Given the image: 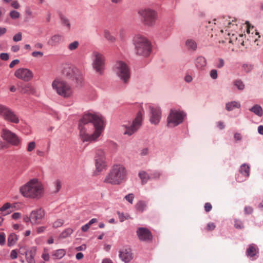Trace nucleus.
<instances>
[{"instance_id": "obj_3", "label": "nucleus", "mask_w": 263, "mask_h": 263, "mask_svg": "<svg viewBox=\"0 0 263 263\" xmlns=\"http://www.w3.org/2000/svg\"><path fill=\"white\" fill-rule=\"evenodd\" d=\"M126 178V170L125 167L120 164L115 165L106 175L104 182L118 185L125 180Z\"/></svg>"}, {"instance_id": "obj_47", "label": "nucleus", "mask_w": 263, "mask_h": 263, "mask_svg": "<svg viewBox=\"0 0 263 263\" xmlns=\"http://www.w3.org/2000/svg\"><path fill=\"white\" fill-rule=\"evenodd\" d=\"M22 39V33L21 32H18L17 34H16L13 37V40L14 42H18L21 41Z\"/></svg>"}, {"instance_id": "obj_59", "label": "nucleus", "mask_w": 263, "mask_h": 263, "mask_svg": "<svg viewBox=\"0 0 263 263\" xmlns=\"http://www.w3.org/2000/svg\"><path fill=\"white\" fill-rule=\"evenodd\" d=\"M90 226H89L88 224V223H87L81 227V230H82V231H83L84 232H87L88 230V229L90 228Z\"/></svg>"}, {"instance_id": "obj_14", "label": "nucleus", "mask_w": 263, "mask_h": 263, "mask_svg": "<svg viewBox=\"0 0 263 263\" xmlns=\"http://www.w3.org/2000/svg\"><path fill=\"white\" fill-rule=\"evenodd\" d=\"M14 76L18 79L24 81H29L33 77L32 72L28 69L21 68L17 69L14 73Z\"/></svg>"}, {"instance_id": "obj_56", "label": "nucleus", "mask_w": 263, "mask_h": 263, "mask_svg": "<svg viewBox=\"0 0 263 263\" xmlns=\"http://www.w3.org/2000/svg\"><path fill=\"white\" fill-rule=\"evenodd\" d=\"M212 206L209 202L205 203L204 205V210L206 212H209L211 210Z\"/></svg>"}, {"instance_id": "obj_22", "label": "nucleus", "mask_w": 263, "mask_h": 263, "mask_svg": "<svg viewBox=\"0 0 263 263\" xmlns=\"http://www.w3.org/2000/svg\"><path fill=\"white\" fill-rule=\"evenodd\" d=\"M0 211L2 216H6L13 211V206L10 203L7 202L0 208Z\"/></svg>"}, {"instance_id": "obj_10", "label": "nucleus", "mask_w": 263, "mask_h": 263, "mask_svg": "<svg viewBox=\"0 0 263 263\" xmlns=\"http://www.w3.org/2000/svg\"><path fill=\"white\" fill-rule=\"evenodd\" d=\"M114 71L120 79L126 83L130 78L129 70L126 63L122 61H118L115 64Z\"/></svg>"}, {"instance_id": "obj_16", "label": "nucleus", "mask_w": 263, "mask_h": 263, "mask_svg": "<svg viewBox=\"0 0 263 263\" xmlns=\"http://www.w3.org/2000/svg\"><path fill=\"white\" fill-rule=\"evenodd\" d=\"M44 216L45 212L42 209L33 211L31 213V223L32 224H38L40 223L41 221Z\"/></svg>"}, {"instance_id": "obj_41", "label": "nucleus", "mask_w": 263, "mask_h": 263, "mask_svg": "<svg viewBox=\"0 0 263 263\" xmlns=\"http://www.w3.org/2000/svg\"><path fill=\"white\" fill-rule=\"evenodd\" d=\"M36 144L34 141H31L28 143L27 147V151L28 152H32L35 147Z\"/></svg>"}, {"instance_id": "obj_51", "label": "nucleus", "mask_w": 263, "mask_h": 263, "mask_svg": "<svg viewBox=\"0 0 263 263\" xmlns=\"http://www.w3.org/2000/svg\"><path fill=\"white\" fill-rule=\"evenodd\" d=\"M235 227L237 229H242L243 228L242 222L238 220H236L235 221Z\"/></svg>"}, {"instance_id": "obj_32", "label": "nucleus", "mask_w": 263, "mask_h": 263, "mask_svg": "<svg viewBox=\"0 0 263 263\" xmlns=\"http://www.w3.org/2000/svg\"><path fill=\"white\" fill-rule=\"evenodd\" d=\"M146 206V203L143 201H139L135 205L136 209L140 212H143Z\"/></svg>"}, {"instance_id": "obj_46", "label": "nucleus", "mask_w": 263, "mask_h": 263, "mask_svg": "<svg viewBox=\"0 0 263 263\" xmlns=\"http://www.w3.org/2000/svg\"><path fill=\"white\" fill-rule=\"evenodd\" d=\"M134 197L133 194H129L125 196V199L130 203L133 204Z\"/></svg>"}, {"instance_id": "obj_44", "label": "nucleus", "mask_w": 263, "mask_h": 263, "mask_svg": "<svg viewBox=\"0 0 263 263\" xmlns=\"http://www.w3.org/2000/svg\"><path fill=\"white\" fill-rule=\"evenodd\" d=\"M64 223V221L62 219H58L55 221L53 223V227L54 228H57L61 227Z\"/></svg>"}, {"instance_id": "obj_19", "label": "nucleus", "mask_w": 263, "mask_h": 263, "mask_svg": "<svg viewBox=\"0 0 263 263\" xmlns=\"http://www.w3.org/2000/svg\"><path fill=\"white\" fill-rule=\"evenodd\" d=\"M4 119L7 121L15 124L18 123L20 121L18 117L10 108H9L8 110L7 111V114L5 115Z\"/></svg>"}, {"instance_id": "obj_24", "label": "nucleus", "mask_w": 263, "mask_h": 263, "mask_svg": "<svg viewBox=\"0 0 263 263\" xmlns=\"http://www.w3.org/2000/svg\"><path fill=\"white\" fill-rule=\"evenodd\" d=\"M258 253V250L257 246L253 244L249 245L246 251V254L247 256L250 257L255 256V255Z\"/></svg>"}, {"instance_id": "obj_29", "label": "nucleus", "mask_w": 263, "mask_h": 263, "mask_svg": "<svg viewBox=\"0 0 263 263\" xmlns=\"http://www.w3.org/2000/svg\"><path fill=\"white\" fill-rule=\"evenodd\" d=\"M17 240V236L15 233H11L8 238V246L10 247L15 244Z\"/></svg>"}, {"instance_id": "obj_8", "label": "nucleus", "mask_w": 263, "mask_h": 263, "mask_svg": "<svg viewBox=\"0 0 263 263\" xmlns=\"http://www.w3.org/2000/svg\"><path fill=\"white\" fill-rule=\"evenodd\" d=\"M92 67L100 75L104 73L105 59L104 55L98 51H94L92 54Z\"/></svg>"}, {"instance_id": "obj_6", "label": "nucleus", "mask_w": 263, "mask_h": 263, "mask_svg": "<svg viewBox=\"0 0 263 263\" xmlns=\"http://www.w3.org/2000/svg\"><path fill=\"white\" fill-rule=\"evenodd\" d=\"M138 14L145 26L152 27L155 25L158 17L155 11L150 8H143L138 10Z\"/></svg>"}, {"instance_id": "obj_49", "label": "nucleus", "mask_w": 263, "mask_h": 263, "mask_svg": "<svg viewBox=\"0 0 263 263\" xmlns=\"http://www.w3.org/2000/svg\"><path fill=\"white\" fill-rule=\"evenodd\" d=\"M118 215L119 216V218L121 222H123L124 220L127 219L129 217L128 215H127V216H124V215L123 213H120L119 212H118Z\"/></svg>"}, {"instance_id": "obj_1", "label": "nucleus", "mask_w": 263, "mask_h": 263, "mask_svg": "<svg viewBox=\"0 0 263 263\" xmlns=\"http://www.w3.org/2000/svg\"><path fill=\"white\" fill-rule=\"evenodd\" d=\"M79 129L80 138L83 142L95 141L103 130V119L95 114H85L79 121Z\"/></svg>"}, {"instance_id": "obj_11", "label": "nucleus", "mask_w": 263, "mask_h": 263, "mask_svg": "<svg viewBox=\"0 0 263 263\" xmlns=\"http://www.w3.org/2000/svg\"><path fill=\"white\" fill-rule=\"evenodd\" d=\"M142 113L141 111L138 112L132 123L125 126L126 129L124 132L125 135L131 136L139 129L142 124Z\"/></svg>"}, {"instance_id": "obj_40", "label": "nucleus", "mask_w": 263, "mask_h": 263, "mask_svg": "<svg viewBox=\"0 0 263 263\" xmlns=\"http://www.w3.org/2000/svg\"><path fill=\"white\" fill-rule=\"evenodd\" d=\"M79 45V43L78 41H74L69 44L68 48L70 50H74L78 47Z\"/></svg>"}, {"instance_id": "obj_13", "label": "nucleus", "mask_w": 263, "mask_h": 263, "mask_svg": "<svg viewBox=\"0 0 263 263\" xmlns=\"http://www.w3.org/2000/svg\"><path fill=\"white\" fill-rule=\"evenodd\" d=\"M2 137L4 140L13 146H19L21 144V139L15 134L8 129L3 130Z\"/></svg>"}, {"instance_id": "obj_30", "label": "nucleus", "mask_w": 263, "mask_h": 263, "mask_svg": "<svg viewBox=\"0 0 263 263\" xmlns=\"http://www.w3.org/2000/svg\"><path fill=\"white\" fill-rule=\"evenodd\" d=\"M186 46L189 49L195 50L197 49V44L195 41L192 39H188L185 43Z\"/></svg>"}, {"instance_id": "obj_53", "label": "nucleus", "mask_w": 263, "mask_h": 263, "mask_svg": "<svg viewBox=\"0 0 263 263\" xmlns=\"http://www.w3.org/2000/svg\"><path fill=\"white\" fill-rule=\"evenodd\" d=\"M5 234L4 233H0V245H4L5 243Z\"/></svg>"}, {"instance_id": "obj_55", "label": "nucleus", "mask_w": 263, "mask_h": 263, "mask_svg": "<svg viewBox=\"0 0 263 263\" xmlns=\"http://www.w3.org/2000/svg\"><path fill=\"white\" fill-rule=\"evenodd\" d=\"M31 54L33 57H42L43 55V53L41 51H33Z\"/></svg>"}, {"instance_id": "obj_35", "label": "nucleus", "mask_w": 263, "mask_h": 263, "mask_svg": "<svg viewBox=\"0 0 263 263\" xmlns=\"http://www.w3.org/2000/svg\"><path fill=\"white\" fill-rule=\"evenodd\" d=\"M104 37L108 41L111 42H114L116 40V38L112 35L111 34L109 31L105 30L104 31Z\"/></svg>"}, {"instance_id": "obj_52", "label": "nucleus", "mask_w": 263, "mask_h": 263, "mask_svg": "<svg viewBox=\"0 0 263 263\" xmlns=\"http://www.w3.org/2000/svg\"><path fill=\"white\" fill-rule=\"evenodd\" d=\"M215 228V225L213 222H210L207 224L206 230L208 231L213 230Z\"/></svg>"}, {"instance_id": "obj_17", "label": "nucleus", "mask_w": 263, "mask_h": 263, "mask_svg": "<svg viewBox=\"0 0 263 263\" xmlns=\"http://www.w3.org/2000/svg\"><path fill=\"white\" fill-rule=\"evenodd\" d=\"M137 234L139 239L141 241H148L152 239L151 232L146 228H139L137 231Z\"/></svg>"}, {"instance_id": "obj_48", "label": "nucleus", "mask_w": 263, "mask_h": 263, "mask_svg": "<svg viewBox=\"0 0 263 263\" xmlns=\"http://www.w3.org/2000/svg\"><path fill=\"white\" fill-rule=\"evenodd\" d=\"M25 14L27 16V18H30L32 17V11L30 7H27L25 8Z\"/></svg>"}, {"instance_id": "obj_60", "label": "nucleus", "mask_w": 263, "mask_h": 263, "mask_svg": "<svg viewBox=\"0 0 263 263\" xmlns=\"http://www.w3.org/2000/svg\"><path fill=\"white\" fill-rule=\"evenodd\" d=\"M46 229V228L45 227H39L36 229V232L38 234H40L42 233H43L45 230Z\"/></svg>"}, {"instance_id": "obj_7", "label": "nucleus", "mask_w": 263, "mask_h": 263, "mask_svg": "<svg viewBox=\"0 0 263 263\" xmlns=\"http://www.w3.org/2000/svg\"><path fill=\"white\" fill-rule=\"evenodd\" d=\"M62 73L68 79L75 81L77 83L82 82V76L80 71L77 68L69 65L64 66Z\"/></svg>"}, {"instance_id": "obj_43", "label": "nucleus", "mask_w": 263, "mask_h": 263, "mask_svg": "<svg viewBox=\"0 0 263 263\" xmlns=\"http://www.w3.org/2000/svg\"><path fill=\"white\" fill-rule=\"evenodd\" d=\"M26 259L28 263H35L34 256L25 254Z\"/></svg>"}, {"instance_id": "obj_34", "label": "nucleus", "mask_w": 263, "mask_h": 263, "mask_svg": "<svg viewBox=\"0 0 263 263\" xmlns=\"http://www.w3.org/2000/svg\"><path fill=\"white\" fill-rule=\"evenodd\" d=\"M233 84L240 90H242L245 88V85L240 80H235Z\"/></svg>"}, {"instance_id": "obj_23", "label": "nucleus", "mask_w": 263, "mask_h": 263, "mask_svg": "<svg viewBox=\"0 0 263 263\" xmlns=\"http://www.w3.org/2000/svg\"><path fill=\"white\" fill-rule=\"evenodd\" d=\"M195 64L198 69H201L206 66V60L203 57L200 56L197 58Z\"/></svg>"}, {"instance_id": "obj_5", "label": "nucleus", "mask_w": 263, "mask_h": 263, "mask_svg": "<svg viewBox=\"0 0 263 263\" xmlns=\"http://www.w3.org/2000/svg\"><path fill=\"white\" fill-rule=\"evenodd\" d=\"M52 87L58 95L64 98H70L73 95L71 86L61 79H55L52 83Z\"/></svg>"}, {"instance_id": "obj_15", "label": "nucleus", "mask_w": 263, "mask_h": 263, "mask_svg": "<svg viewBox=\"0 0 263 263\" xmlns=\"http://www.w3.org/2000/svg\"><path fill=\"white\" fill-rule=\"evenodd\" d=\"M151 116L150 117V122L152 124H158L161 119V111L159 107H154L149 106Z\"/></svg>"}, {"instance_id": "obj_9", "label": "nucleus", "mask_w": 263, "mask_h": 263, "mask_svg": "<svg viewBox=\"0 0 263 263\" xmlns=\"http://www.w3.org/2000/svg\"><path fill=\"white\" fill-rule=\"evenodd\" d=\"M184 117L183 111L171 109L167 119V126L173 127L178 125L183 122Z\"/></svg>"}, {"instance_id": "obj_61", "label": "nucleus", "mask_w": 263, "mask_h": 263, "mask_svg": "<svg viewBox=\"0 0 263 263\" xmlns=\"http://www.w3.org/2000/svg\"><path fill=\"white\" fill-rule=\"evenodd\" d=\"M19 62H20V61L17 59L12 61L9 65L10 68H13L15 65L18 64Z\"/></svg>"}, {"instance_id": "obj_39", "label": "nucleus", "mask_w": 263, "mask_h": 263, "mask_svg": "<svg viewBox=\"0 0 263 263\" xmlns=\"http://www.w3.org/2000/svg\"><path fill=\"white\" fill-rule=\"evenodd\" d=\"M161 175H162V173L160 172L156 171L151 174V179L158 180L160 178Z\"/></svg>"}, {"instance_id": "obj_12", "label": "nucleus", "mask_w": 263, "mask_h": 263, "mask_svg": "<svg viewBox=\"0 0 263 263\" xmlns=\"http://www.w3.org/2000/svg\"><path fill=\"white\" fill-rule=\"evenodd\" d=\"M96 170L100 172L105 169L106 166L105 152L101 149H97L95 156Z\"/></svg>"}, {"instance_id": "obj_27", "label": "nucleus", "mask_w": 263, "mask_h": 263, "mask_svg": "<svg viewBox=\"0 0 263 263\" xmlns=\"http://www.w3.org/2000/svg\"><path fill=\"white\" fill-rule=\"evenodd\" d=\"M66 254V251L64 249H59L55 251L52 254V257L55 259L62 258Z\"/></svg>"}, {"instance_id": "obj_45", "label": "nucleus", "mask_w": 263, "mask_h": 263, "mask_svg": "<svg viewBox=\"0 0 263 263\" xmlns=\"http://www.w3.org/2000/svg\"><path fill=\"white\" fill-rule=\"evenodd\" d=\"M36 252V248L35 247H31L30 250L25 252V254H28L29 255L35 256Z\"/></svg>"}, {"instance_id": "obj_4", "label": "nucleus", "mask_w": 263, "mask_h": 263, "mask_svg": "<svg viewBox=\"0 0 263 263\" xmlns=\"http://www.w3.org/2000/svg\"><path fill=\"white\" fill-rule=\"evenodd\" d=\"M136 54L140 56L147 57L151 52V45L145 37L137 35L133 40Z\"/></svg>"}, {"instance_id": "obj_2", "label": "nucleus", "mask_w": 263, "mask_h": 263, "mask_svg": "<svg viewBox=\"0 0 263 263\" xmlns=\"http://www.w3.org/2000/svg\"><path fill=\"white\" fill-rule=\"evenodd\" d=\"M20 191L24 197L36 199L41 198L44 194L43 185L35 179L30 180L22 186Z\"/></svg>"}, {"instance_id": "obj_20", "label": "nucleus", "mask_w": 263, "mask_h": 263, "mask_svg": "<svg viewBox=\"0 0 263 263\" xmlns=\"http://www.w3.org/2000/svg\"><path fill=\"white\" fill-rule=\"evenodd\" d=\"M63 40V36L60 34H55L52 35L49 41L48 44L52 46H55L59 45Z\"/></svg>"}, {"instance_id": "obj_42", "label": "nucleus", "mask_w": 263, "mask_h": 263, "mask_svg": "<svg viewBox=\"0 0 263 263\" xmlns=\"http://www.w3.org/2000/svg\"><path fill=\"white\" fill-rule=\"evenodd\" d=\"M10 16L12 19H17L20 17V13L16 11L13 10L10 12Z\"/></svg>"}, {"instance_id": "obj_54", "label": "nucleus", "mask_w": 263, "mask_h": 263, "mask_svg": "<svg viewBox=\"0 0 263 263\" xmlns=\"http://www.w3.org/2000/svg\"><path fill=\"white\" fill-rule=\"evenodd\" d=\"M0 58L3 61H7L9 59V54L7 53H2L0 54Z\"/></svg>"}, {"instance_id": "obj_33", "label": "nucleus", "mask_w": 263, "mask_h": 263, "mask_svg": "<svg viewBox=\"0 0 263 263\" xmlns=\"http://www.w3.org/2000/svg\"><path fill=\"white\" fill-rule=\"evenodd\" d=\"M73 232L71 228H67L63 231L60 234V237L61 238H65L69 237Z\"/></svg>"}, {"instance_id": "obj_38", "label": "nucleus", "mask_w": 263, "mask_h": 263, "mask_svg": "<svg viewBox=\"0 0 263 263\" xmlns=\"http://www.w3.org/2000/svg\"><path fill=\"white\" fill-rule=\"evenodd\" d=\"M61 182L59 180H57L54 182V190L53 191V193H58L60 189L61 188Z\"/></svg>"}, {"instance_id": "obj_62", "label": "nucleus", "mask_w": 263, "mask_h": 263, "mask_svg": "<svg viewBox=\"0 0 263 263\" xmlns=\"http://www.w3.org/2000/svg\"><path fill=\"white\" fill-rule=\"evenodd\" d=\"M21 213H14L12 214V217L13 219L16 220L19 219L21 217Z\"/></svg>"}, {"instance_id": "obj_18", "label": "nucleus", "mask_w": 263, "mask_h": 263, "mask_svg": "<svg viewBox=\"0 0 263 263\" xmlns=\"http://www.w3.org/2000/svg\"><path fill=\"white\" fill-rule=\"evenodd\" d=\"M119 257L125 263L129 262L133 258V254L130 249H121L119 252Z\"/></svg>"}, {"instance_id": "obj_26", "label": "nucleus", "mask_w": 263, "mask_h": 263, "mask_svg": "<svg viewBox=\"0 0 263 263\" xmlns=\"http://www.w3.org/2000/svg\"><path fill=\"white\" fill-rule=\"evenodd\" d=\"M240 107L239 103L236 101H232L226 104V108L228 111H231L235 108H238Z\"/></svg>"}, {"instance_id": "obj_37", "label": "nucleus", "mask_w": 263, "mask_h": 263, "mask_svg": "<svg viewBox=\"0 0 263 263\" xmlns=\"http://www.w3.org/2000/svg\"><path fill=\"white\" fill-rule=\"evenodd\" d=\"M61 20L63 25L67 27L68 29L70 28V24L69 20L65 16H61Z\"/></svg>"}, {"instance_id": "obj_57", "label": "nucleus", "mask_w": 263, "mask_h": 263, "mask_svg": "<svg viewBox=\"0 0 263 263\" xmlns=\"http://www.w3.org/2000/svg\"><path fill=\"white\" fill-rule=\"evenodd\" d=\"M10 257L12 259H15L17 257V252L16 250H13L11 252Z\"/></svg>"}, {"instance_id": "obj_58", "label": "nucleus", "mask_w": 263, "mask_h": 263, "mask_svg": "<svg viewBox=\"0 0 263 263\" xmlns=\"http://www.w3.org/2000/svg\"><path fill=\"white\" fill-rule=\"evenodd\" d=\"M224 61L222 59H219L218 60V63L217 65V67L218 68H221L224 66Z\"/></svg>"}, {"instance_id": "obj_50", "label": "nucleus", "mask_w": 263, "mask_h": 263, "mask_svg": "<svg viewBox=\"0 0 263 263\" xmlns=\"http://www.w3.org/2000/svg\"><path fill=\"white\" fill-rule=\"evenodd\" d=\"M210 77L213 79H216L217 78V71L216 69H212L211 70Z\"/></svg>"}, {"instance_id": "obj_63", "label": "nucleus", "mask_w": 263, "mask_h": 263, "mask_svg": "<svg viewBox=\"0 0 263 263\" xmlns=\"http://www.w3.org/2000/svg\"><path fill=\"white\" fill-rule=\"evenodd\" d=\"M11 6L15 9H18L20 7V5L17 1H13L11 3Z\"/></svg>"}, {"instance_id": "obj_36", "label": "nucleus", "mask_w": 263, "mask_h": 263, "mask_svg": "<svg viewBox=\"0 0 263 263\" xmlns=\"http://www.w3.org/2000/svg\"><path fill=\"white\" fill-rule=\"evenodd\" d=\"M9 108L8 107L0 104V116L4 118Z\"/></svg>"}, {"instance_id": "obj_25", "label": "nucleus", "mask_w": 263, "mask_h": 263, "mask_svg": "<svg viewBox=\"0 0 263 263\" xmlns=\"http://www.w3.org/2000/svg\"><path fill=\"white\" fill-rule=\"evenodd\" d=\"M139 176L141 180L142 184L146 183L148 180L151 179V176L146 172L142 171L139 172Z\"/></svg>"}, {"instance_id": "obj_21", "label": "nucleus", "mask_w": 263, "mask_h": 263, "mask_svg": "<svg viewBox=\"0 0 263 263\" xmlns=\"http://www.w3.org/2000/svg\"><path fill=\"white\" fill-rule=\"evenodd\" d=\"M21 92L24 94H34L35 89L33 86L30 84H27L22 85L20 87Z\"/></svg>"}, {"instance_id": "obj_28", "label": "nucleus", "mask_w": 263, "mask_h": 263, "mask_svg": "<svg viewBox=\"0 0 263 263\" xmlns=\"http://www.w3.org/2000/svg\"><path fill=\"white\" fill-rule=\"evenodd\" d=\"M250 110L259 117L262 116L263 114L261 107L258 105H255L250 109Z\"/></svg>"}, {"instance_id": "obj_64", "label": "nucleus", "mask_w": 263, "mask_h": 263, "mask_svg": "<svg viewBox=\"0 0 263 263\" xmlns=\"http://www.w3.org/2000/svg\"><path fill=\"white\" fill-rule=\"evenodd\" d=\"M245 211L247 214H250L252 212L253 209L250 206H247L245 208Z\"/></svg>"}, {"instance_id": "obj_31", "label": "nucleus", "mask_w": 263, "mask_h": 263, "mask_svg": "<svg viewBox=\"0 0 263 263\" xmlns=\"http://www.w3.org/2000/svg\"><path fill=\"white\" fill-rule=\"evenodd\" d=\"M240 173L245 177H248L249 176L250 167L246 164H243L241 166Z\"/></svg>"}]
</instances>
